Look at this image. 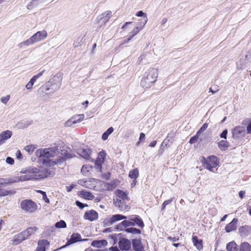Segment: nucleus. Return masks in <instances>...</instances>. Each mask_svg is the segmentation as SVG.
<instances>
[{
  "instance_id": "42",
  "label": "nucleus",
  "mask_w": 251,
  "mask_h": 251,
  "mask_svg": "<svg viewBox=\"0 0 251 251\" xmlns=\"http://www.w3.org/2000/svg\"><path fill=\"white\" fill-rule=\"evenodd\" d=\"M251 248L248 243L244 242L241 245L239 251H251Z\"/></svg>"
},
{
  "instance_id": "10",
  "label": "nucleus",
  "mask_w": 251,
  "mask_h": 251,
  "mask_svg": "<svg viewBox=\"0 0 251 251\" xmlns=\"http://www.w3.org/2000/svg\"><path fill=\"white\" fill-rule=\"evenodd\" d=\"M232 137L237 140L244 137L246 134V130L244 126H237L232 129Z\"/></svg>"
},
{
  "instance_id": "40",
  "label": "nucleus",
  "mask_w": 251,
  "mask_h": 251,
  "mask_svg": "<svg viewBox=\"0 0 251 251\" xmlns=\"http://www.w3.org/2000/svg\"><path fill=\"white\" fill-rule=\"evenodd\" d=\"M112 15V12L111 11H107L105 13L102 14L103 17L100 18L101 20L103 23L107 22L110 18Z\"/></svg>"
},
{
  "instance_id": "50",
  "label": "nucleus",
  "mask_w": 251,
  "mask_h": 251,
  "mask_svg": "<svg viewBox=\"0 0 251 251\" xmlns=\"http://www.w3.org/2000/svg\"><path fill=\"white\" fill-rule=\"evenodd\" d=\"M173 198H171L169 200L165 201L161 205V210H164L166 208V206L173 201Z\"/></svg>"
},
{
  "instance_id": "51",
  "label": "nucleus",
  "mask_w": 251,
  "mask_h": 251,
  "mask_svg": "<svg viewBox=\"0 0 251 251\" xmlns=\"http://www.w3.org/2000/svg\"><path fill=\"white\" fill-rule=\"evenodd\" d=\"M75 203V205L81 209H82L85 207L88 206V205L87 204L83 203L79 201H76Z\"/></svg>"
},
{
  "instance_id": "46",
  "label": "nucleus",
  "mask_w": 251,
  "mask_h": 251,
  "mask_svg": "<svg viewBox=\"0 0 251 251\" xmlns=\"http://www.w3.org/2000/svg\"><path fill=\"white\" fill-rule=\"evenodd\" d=\"M92 169V166L90 165H83L81 169V172L82 174L86 175V174L90 171V169Z\"/></svg>"
},
{
  "instance_id": "57",
  "label": "nucleus",
  "mask_w": 251,
  "mask_h": 251,
  "mask_svg": "<svg viewBox=\"0 0 251 251\" xmlns=\"http://www.w3.org/2000/svg\"><path fill=\"white\" fill-rule=\"evenodd\" d=\"M105 155H106L105 152H104V151H102L99 152L97 157L100 158L102 160H104Z\"/></svg>"
},
{
  "instance_id": "59",
  "label": "nucleus",
  "mask_w": 251,
  "mask_h": 251,
  "mask_svg": "<svg viewBox=\"0 0 251 251\" xmlns=\"http://www.w3.org/2000/svg\"><path fill=\"white\" fill-rule=\"evenodd\" d=\"M9 99H10V96H6V97H2L1 98V101L4 103V104H6L7 101L9 100Z\"/></svg>"
},
{
  "instance_id": "58",
  "label": "nucleus",
  "mask_w": 251,
  "mask_h": 251,
  "mask_svg": "<svg viewBox=\"0 0 251 251\" xmlns=\"http://www.w3.org/2000/svg\"><path fill=\"white\" fill-rule=\"evenodd\" d=\"M6 162L10 165H13L14 163V160L11 157H7L6 158Z\"/></svg>"
},
{
  "instance_id": "21",
  "label": "nucleus",
  "mask_w": 251,
  "mask_h": 251,
  "mask_svg": "<svg viewBox=\"0 0 251 251\" xmlns=\"http://www.w3.org/2000/svg\"><path fill=\"white\" fill-rule=\"evenodd\" d=\"M238 219L233 218L230 223L227 224L225 227V230L226 232H230L236 229Z\"/></svg>"
},
{
  "instance_id": "29",
  "label": "nucleus",
  "mask_w": 251,
  "mask_h": 251,
  "mask_svg": "<svg viewBox=\"0 0 251 251\" xmlns=\"http://www.w3.org/2000/svg\"><path fill=\"white\" fill-rule=\"evenodd\" d=\"M116 196L120 198V200H129V198L127 196V193L121 190L117 189L116 191Z\"/></svg>"
},
{
  "instance_id": "33",
  "label": "nucleus",
  "mask_w": 251,
  "mask_h": 251,
  "mask_svg": "<svg viewBox=\"0 0 251 251\" xmlns=\"http://www.w3.org/2000/svg\"><path fill=\"white\" fill-rule=\"evenodd\" d=\"M138 25L136 26L130 32V34L129 36L130 38H132L134 36H135L140 30L142 29L144 26H143L142 24L138 23Z\"/></svg>"
},
{
  "instance_id": "63",
  "label": "nucleus",
  "mask_w": 251,
  "mask_h": 251,
  "mask_svg": "<svg viewBox=\"0 0 251 251\" xmlns=\"http://www.w3.org/2000/svg\"><path fill=\"white\" fill-rule=\"evenodd\" d=\"M94 161L95 162V164H102L104 161V160H102L100 158H97V159L94 160L93 159Z\"/></svg>"
},
{
  "instance_id": "25",
  "label": "nucleus",
  "mask_w": 251,
  "mask_h": 251,
  "mask_svg": "<svg viewBox=\"0 0 251 251\" xmlns=\"http://www.w3.org/2000/svg\"><path fill=\"white\" fill-rule=\"evenodd\" d=\"M46 0H32L27 5L26 8L30 10L34 7H36L40 3L45 2Z\"/></svg>"
},
{
  "instance_id": "8",
  "label": "nucleus",
  "mask_w": 251,
  "mask_h": 251,
  "mask_svg": "<svg viewBox=\"0 0 251 251\" xmlns=\"http://www.w3.org/2000/svg\"><path fill=\"white\" fill-rule=\"evenodd\" d=\"M65 163V159L63 157L59 156L58 158L54 160L50 159H43L42 160L43 165L46 167H52L54 166L62 165Z\"/></svg>"
},
{
  "instance_id": "14",
  "label": "nucleus",
  "mask_w": 251,
  "mask_h": 251,
  "mask_svg": "<svg viewBox=\"0 0 251 251\" xmlns=\"http://www.w3.org/2000/svg\"><path fill=\"white\" fill-rule=\"evenodd\" d=\"M83 218L85 220L92 222L98 219L99 214L96 211L92 209L86 211L84 214Z\"/></svg>"
},
{
  "instance_id": "47",
  "label": "nucleus",
  "mask_w": 251,
  "mask_h": 251,
  "mask_svg": "<svg viewBox=\"0 0 251 251\" xmlns=\"http://www.w3.org/2000/svg\"><path fill=\"white\" fill-rule=\"evenodd\" d=\"M72 117L74 119V121H75L74 122L75 123V124H76L78 123H80L83 120L84 118V115L83 114H79L73 116Z\"/></svg>"
},
{
  "instance_id": "3",
  "label": "nucleus",
  "mask_w": 251,
  "mask_h": 251,
  "mask_svg": "<svg viewBox=\"0 0 251 251\" xmlns=\"http://www.w3.org/2000/svg\"><path fill=\"white\" fill-rule=\"evenodd\" d=\"M47 35L48 33L46 30L39 31L25 41L19 43L18 46L21 48L24 46H28L45 39L47 37Z\"/></svg>"
},
{
  "instance_id": "56",
  "label": "nucleus",
  "mask_w": 251,
  "mask_h": 251,
  "mask_svg": "<svg viewBox=\"0 0 251 251\" xmlns=\"http://www.w3.org/2000/svg\"><path fill=\"white\" fill-rule=\"evenodd\" d=\"M228 131L227 129H224L223 132L220 134V137L221 138H224L225 139H226L227 138V134Z\"/></svg>"
},
{
  "instance_id": "13",
  "label": "nucleus",
  "mask_w": 251,
  "mask_h": 251,
  "mask_svg": "<svg viewBox=\"0 0 251 251\" xmlns=\"http://www.w3.org/2000/svg\"><path fill=\"white\" fill-rule=\"evenodd\" d=\"M126 219H129L132 222V226H137L141 228H143L145 226L143 221L139 215H132L126 217Z\"/></svg>"
},
{
  "instance_id": "35",
  "label": "nucleus",
  "mask_w": 251,
  "mask_h": 251,
  "mask_svg": "<svg viewBox=\"0 0 251 251\" xmlns=\"http://www.w3.org/2000/svg\"><path fill=\"white\" fill-rule=\"evenodd\" d=\"M16 193L14 190H7L0 188V197H5L9 195H14Z\"/></svg>"
},
{
  "instance_id": "30",
  "label": "nucleus",
  "mask_w": 251,
  "mask_h": 251,
  "mask_svg": "<svg viewBox=\"0 0 251 251\" xmlns=\"http://www.w3.org/2000/svg\"><path fill=\"white\" fill-rule=\"evenodd\" d=\"M136 16L137 17L143 18L142 21L139 23L142 24L143 26H145L148 22V18L147 14L145 13H144L142 11H139L136 13Z\"/></svg>"
},
{
  "instance_id": "45",
  "label": "nucleus",
  "mask_w": 251,
  "mask_h": 251,
  "mask_svg": "<svg viewBox=\"0 0 251 251\" xmlns=\"http://www.w3.org/2000/svg\"><path fill=\"white\" fill-rule=\"evenodd\" d=\"M37 192L42 195L43 200L45 201V202H46L47 203H50V200L48 198L46 193L45 191H43L40 190H37Z\"/></svg>"
},
{
  "instance_id": "18",
  "label": "nucleus",
  "mask_w": 251,
  "mask_h": 251,
  "mask_svg": "<svg viewBox=\"0 0 251 251\" xmlns=\"http://www.w3.org/2000/svg\"><path fill=\"white\" fill-rule=\"evenodd\" d=\"M35 154L37 157H44V159H50V158L52 157L47 149H38L36 151Z\"/></svg>"
},
{
  "instance_id": "20",
  "label": "nucleus",
  "mask_w": 251,
  "mask_h": 251,
  "mask_svg": "<svg viewBox=\"0 0 251 251\" xmlns=\"http://www.w3.org/2000/svg\"><path fill=\"white\" fill-rule=\"evenodd\" d=\"M12 135V132L7 130L2 131L0 134V146L5 143L8 139L10 138Z\"/></svg>"
},
{
  "instance_id": "17",
  "label": "nucleus",
  "mask_w": 251,
  "mask_h": 251,
  "mask_svg": "<svg viewBox=\"0 0 251 251\" xmlns=\"http://www.w3.org/2000/svg\"><path fill=\"white\" fill-rule=\"evenodd\" d=\"M118 245L122 251H128L131 248V243L128 239L123 238L119 240Z\"/></svg>"
},
{
  "instance_id": "48",
  "label": "nucleus",
  "mask_w": 251,
  "mask_h": 251,
  "mask_svg": "<svg viewBox=\"0 0 251 251\" xmlns=\"http://www.w3.org/2000/svg\"><path fill=\"white\" fill-rule=\"evenodd\" d=\"M2 181H3L4 185L11 184L18 182L16 179L13 178H3Z\"/></svg>"
},
{
  "instance_id": "37",
  "label": "nucleus",
  "mask_w": 251,
  "mask_h": 251,
  "mask_svg": "<svg viewBox=\"0 0 251 251\" xmlns=\"http://www.w3.org/2000/svg\"><path fill=\"white\" fill-rule=\"evenodd\" d=\"M139 176V171L138 169L135 168L134 169H132L129 171L128 176L131 178L133 179L134 180H136V178L138 177Z\"/></svg>"
},
{
  "instance_id": "27",
  "label": "nucleus",
  "mask_w": 251,
  "mask_h": 251,
  "mask_svg": "<svg viewBox=\"0 0 251 251\" xmlns=\"http://www.w3.org/2000/svg\"><path fill=\"white\" fill-rule=\"evenodd\" d=\"M49 245L47 240H41L38 242L37 250L38 251H46V247Z\"/></svg>"
},
{
  "instance_id": "52",
  "label": "nucleus",
  "mask_w": 251,
  "mask_h": 251,
  "mask_svg": "<svg viewBox=\"0 0 251 251\" xmlns=\"http://www.w3.org/2000/svg\"><path fill=\"white\" fill-rule=\"evenodd\" d=\"M75 121H74V119L73 118V117H72L67 122H66V123H65V126L69 127L72 126L74 124H75V123L74 122Z\"/></svg>"
},
{
  "instance_id": "22",
  "label": "nucleus",
  "mask_w": 251,
  "mask_h": 251,
  "mask_svg": "<svg viewBox=\"0 0 251 251\" xmlns=\"http://www.w3.org/2000/svg\"><path fill=\"white\" fill-rule=\"evenodd\" d=\"M126 200H119L117 199L116 200H114V203L115 205L121 210H126L128 208V206L126 204L125 202Z\"/></svg>"
},
{
  "instance_id": "39",
  "label": "nucleus",
  "mask_w": 251,
  "mask_h": 251,
  "mask_svg": "<svg viewBox=\"0 0 251 251\" xmlns=\"http://www.w3.org/2000/svg\"><path fill=\"white\" fill-rule=\"evenodd\" d=\"M114 128L112 127H109L102 135L101 139L105 141L108 136L113 132Z\"/></svg>"
},
{
  "instance_id": "61",
  "label": "nucleus",
  "mask_w": 251,
  "mask_h": 251,
  "mask_svg": "<svg viewBox=\"0 0 251 251\" xmlns=\"http://www.w3.org/2000/svg\"><path fill=\"white\" fill-rule=\"evenodd\" d=\"M95 167L98 172H101L102 171V164H95Z\"/></svg>"
},
{
  "instance_id": "1",
  "label": "nucleus",
  "mask_w": 251,
  "mask_h": 251,
  "mask_svg": "<svg viewBox=\"0 0 251 251\" xmlns=\"http://www.w3.org/2000/svg\"><path fill=\"white\" fill-rule=\"evenodd\" d=\"M158 71L155 68H150L144 74L141 81V85L144 88L151 87L156 81Z\"/></svg>"
},
{
  "instance_id": "12",
  "label": "nucleus",
  "mask_w": 251,
  "mask_h": 251,
  "mask_svg": "<svg viewBox=\"0 0 251 251\" xmlns=\"http://www.w3.org/2000/svg\"><path fill=\"white\" fill-rule=\"evenodd\" d=\"M91 150L87 147L86 148H80L77 150V153L83 158L93 162V159L90 157Z\"/></svg>"
},
{
  "instance_id": "26",
  "label": "nucleus",
  "mask_w": 251,
  "mask_h": 251,
  "mask_svg": "<svg viewBox=\"0 0 251 251\" xmlns=\"http://www.w3.org/2000/svg\"><path fill=\"white\" fill-rule=\"evenodd\" d=\"M79 195L83 198L88 200H92L94 198V196L90 192L85 191L84 190L79 192Z\"/></svg>"
},
{
  "instance_id": "49",
  "label": "nucleus",
  "mask_w": 251,
  "mask_h": 251,
  "mask_svg": "<svg viewBox=\"0 0 251 251\" xmlns=\"http://www.w3.org/2000/svg\"><path fill=\"white\" fill-rule=\"evenodd\" d=\"M200 135V134L199 133L197 132V133L195 135L193 136V137H192L190 138L189 142L191 144H195V143H197L198 141Z\"/></svg>"
},
{
  "instance_id": "62",
  "label": "nucleus",
  "mask_w": 251,
  "mask_h": 251,
  "mask_svg": "<svg viewBox=\"0 0 251 251\" xmlns=\"http://www.w3.org/2000/svg\"><path fill=\"white\" fill-rule=\"evenodd\" d=\"M17 159L20 160L22 158L23 155L20 151L18 150L16 153Z\"/></svg>"
},
{
  "instance_id": "9",
  "label": "nucleus",
  "mask_w": 251,
  "mask_h": 251,
  "mask_svg": "<svg viewBox=\"0 0 251 251\" xmlns=\"http://www.w3.org/2000/svg\"><path fill=\"white\" fill-rule=\"evenodd\" d=\"M126 219V216L121 214H115L112 216L110 218L105 219L103 222L104 226H108L114 223Z\"/></svg>"
},
{
  "instance_id": "6",
  "label": "nucleus",
  "mask_w": 251,
  "mask_h": 251,
  "mask_svg": "<svg viewBox=\"0 0 251 251\" xmlns=\"http://www.w3.org/2000/svg\"><path fill=\"white\" fill-rule=\"evenodd\" d=\"M60 86V84L54 82V80L50 79L45 84L42 86L40 88L39 90L47 93L49 91V93H51L57 91Z\"/></svg>"
},
{
  "instance_id": "34",
  "label": "nucleus",
  "mask_w": 251,
  "mask_h": 251,
  "mask_svg": "<svg viewBox=\"0 0 251 251\" xmlns=\"http://www.w3.org/2000/svg\"><path fill=\"white\" fill-rule=\"evenodd\" d=\"M248 57V55L245 56V59H240L239 61L236 63L237 68L239 69H243L246 67L247 61L246 59Z\"/></svg>"
},
{
  "instance_id": "11",
  "label": "nucleus",
  "mask_w": 251,
  "mask_h": 251,
  "mask_svg": "<svg viewBox=\"0 0 251 251\" xmlns=\"http://www.w3.org/2000/svg\"><path fill=\"white\" fill-rule=\"evenodd\" d=\"M88 240V239H82L80 234L78 233H73L71 236L70 239L67 241L66 245L63 246L62 248H63L67 246L73 244L77 242L86 241Z\"/></svg>"
},
{
  "instance_id": "28",
  "label": "nucleus",
  "mask_w": 251,
  "mask_h": 251,
  "mask_svg": "<svg viewBox=\"0 0 251 251\" xmlns=\"http://www.w3.org/2000/svg\"><path fill=\"white\" fill-rule=\"evenodd\" d=\"M52 157L57 156L60 153V150L58 146L55 145L53 147L47 149Z\"/></svg>"
},
{
  "instance_id": "15",
  "label": "nucleus",
  "mask_w": 251,
  "mask_h": 251,
  "mask_svg": "<svg viewBox=\"0 0 251 251\" xmlns=\"http://www.w3.org/2000/svg\"><path fill=\"white\" fill-rule=\"evenodd\" d=\"M126 219H124L125 220L117 225L115 229L119 231H125V228L132 226V225H133L132 222L129 219L128 220Z\"/></svg>"
},
{
  "instance_id": "19",
  "label": "nucleus",
  "mask_w": 251,
  "mask_h": 251,
  "mask_svg": "<svg viewBox=\"0 0 251 251\" xmlns=\"http://www.w3.org/2000/svg\"><path fill=\"white\" fill-rule=\"evenodd\" d=\"M239 233L242 237L245 238L249 235L251 231V226H244L239 228Z\"/></svg>"
},
{
  "instance_id": "23",
  "label": "nucleus",
  "mask_w": 251,
  "mask_h": 251,
  "mask_svg": "<svg viewBox=\"0 0 251 251\" xmlns=\"http://www.w3.org/2000/svg\"><path fill=\"white\" fill-rule=\"evenodd\" d=\"M91 245L93 247L100 248L106 246L107 245V242L104 239L101 240H95L91 243Z\"/></svg>"
},
{
  "instance_id": "53",
  "label": "nucleus",
  "mask_w": 251,
  "mask_h": 251,
  "mask_svg": "<svg viewBox=\"0 0 251 251\" xmlns=\"http://www.w3.org/2000/svg\"><path fill=\"white\" fill-rule=\"evenodd\" d=\"M145 137H146V136H145V133L141 132L140 134L139 141L136 143V146H139L140 142L144 141V140L145 139Z\"/></svg>"
},
{
  "instance_id": "36",
  "label": "nucleus",
  "mask_w": 251,
  "mask_h": 251,
  "mask_svg": "<svg viewBox=\"0 0 251 251\" xmlns=\"http://www.w3.org/2000/svg\"><path fill=\"white\" fill-rule=\"evenodd\" d=\"M229 146V144L226 140H221L218 143V147L222 151H225Z\"/></svg>"
},
{
  "instance_id": "41",
  "label": "nucleus",
  "mask_w": 251,
  "mask_h": 251,
  "mask_svg": "<svg viewBox=\"0 0 251 251\" xmlns=\"http://www.w3.org/2000/svg\"><path fill=\"white\" fill-rule=\"evenodd\" d=\"M25 174H26V175L20 176V180L21 181L35 180L34 178V175H33V174H28V173H25Z\"/></svg>"
},
{
  "instance_id": "64",
  "label": "nucleus",
  "mask_w": 251,
  "mask_h": 251,
  "mask_svg": "<svg viewBox=\"0 0 251 251\" xmlns=\"http://www.w3.org/2000/svg\"><path fill=\"white\" fill-rule=\"evenodd\" d=\"M247 132L248 134H251V120L247 126Z\"/></svg>"
},
{
  "instance_id": "60",
  "label": "nucleus",
  "mask_w": 251,
  "mask_h": 251,
  "mask_svg": "<svg viewBox=\"0 0 251 251\" xmlns=\"http://www.w3.org/2000/svg\"><path fill=\"white\" fill-rule=\"evenodd\" d=\"M167 239L168 240H170L173 242H175L178 241L179 240V237H173L171 236H168V237H167Z\"/></svg>"
},
{
  "instance_id": "7",
  "label": "nucleus",
  "mask_w": 251,
  "mask_h": 251,
  "mask_svg": "<svg viewBox=\"0 0 251 251\" xmlns=\"http://www.w3.org/2000/svg\"><path fill=\"white\" fill-rule=\"evenodd\" d=\"M20 206L23 210L29 213H32L37 209L36 202L29 199L22 201L20 203Z\"/></svg>"
},
{
  "instance_id": "54",
  "label": "nucleus",
  "mask_w": 251,
  "mask_h": 251,
  "mask_svg": "<svg viewBox=\"0 0 251 251\" xmlns=\"http://www.w3.org/2000/svg\"><path fill=\"white\" fill-rule=\"evenodd\" d=\"M208 125L207 123H204L200 128V129L197 131V132L201 134V132H203L207 128Z\"/></svg>"
},
{
  "instance_id": "31",
  "label": "nucleus",
  "mask_w": 251,
  "mask_h": 251,
  "mask_svg": "<svg viewBox=\"0 0 251 251\" xmlns=\"http://www.w3.org/2000/svg\"><path fill=\"white\" fill-rule=\"evenodd\" d=\"M226 249L227 251H237L238 246L234 241L228 243L226 246Z\"/></svg>"
},
{
  "instance_id": "38",
  "label": "nucleus",
  "mask_w": 251,
  "mask_h": 251,
  "mask_svg": "<svg viewBox=\"0 0 251 251\" xmlns=\"http://www.w3.org/2000/svg\"><path fill=\"white\" fill-rule=\"evenodd\" d=\"M45 72V70H42L41 72L39 73L38 74L34 75L29 80V81L28 82L31 85H33L34 82L36 81V80L39 78L40 77H41L44 72Z\"/></svg>"
},
{
  "instance_id": "32",
  "label": "nucleus",
  "mask_w": 251,
  "mask_h": 251,
  "mask_svg": "<svg viewBox=\"0 0 251 251\" xmlns=\"http://www.w3.org/2000/svg\"><path fill=\"white\" fill-rule=\"evenodd\" d=\"M125 231L132 234H140L141 233V230L140 229L134 227L133 226L125 228Z\"/></svg>"
},
{
  "instance_id": "16",
  "label": "nucleus",
  "mask_w": 251,
  "mask_h": 251,
  "mask_svg": "<svg viewBox=\"0 0 251 251\" xmlns=\"http://www.w3.org/2000/svg\"><path fill=\"white\" fill-rule=\"evenodd\" d=\"M131 243L133 250L134 251H145L141 238L133 239Z\"/></svg>"
},
{
  "instance_id": "4",
  "label": "nucleus",
  "mask_w": 251,
  "mask_h": 251,
  "mask_svg": "<svg viewBox=\"0 0 251 251\" xmlns=\"http://www.w3.org/2000/svg\"><path fill=\"white\" fill-rule=\"evenodd\" d=\"M38 230L36 227H29L26 230L14 236L12 241L13 244L17 245L23 241L28 238L30 235L34 234Z\"/></svg>"
},
{
  "instance_id": "24",
  "label": "nucleus",
  "mask_w": 251,
  "mask_h": 251,
  "mask_svg": "<svg viewBox=\"0 0 251 251\" xmlns=\"http://www.w3.org/2000/svg\"><path fill=\"white\" fill-rule=\"evenodd\" d=\"M192 241L194 245L198 250H201L203 248L202 240L199 239L197 236L193 235L192 236Z\"/></svg>"
},
{
  "instance_id": "2",
  "label": "nucleus",
  "mask_w": 251,
  "mask_h": 251,
  "mask_svg": "<svg viewBox=\"0 0 251 251\" xmlns=\"http://www.w3.org/2000/svg\"><path fill=\"white\" fill-rule=\"evenodd\" d=\"M22 173L33 174L35 180H41L47 177L50 173L48 169H39L35 167H30L25 169H23Z\"/></svg>"
},
{
  "instance_id": "55",
  "label": "nucleus",
  "mask_w": 251,
  "mask_h": 251,
  "mask_svg": "<svg viewBox=\"0 0 251 251\" xmlns=\"http://www.w3.org/2000/svg\"><path fill=\"white\" fill-rule=\"evenodd\" d=\"M25 149V151L28 152L29 153H32L33 152L35 148L32 145H28L26 146Z\"/></svg>"
},
{
  "instance_id": "44",
  "label": "nucleus",
  "mask_w": 251,
  "mask_h": 251,
  "mask_svg": "<svg viewBox=\"0 0 251 251\" xmlns=\"http://www.w3.org/2000/svg\"><path fill=\"white\" fill-rule=\"evenodd\" d=\"M67 225L66 222L64 220H60L59 222H56L55 224V227L57 228H66Z\"/></svg>"
},
{
  "instance_id": "5",
  "label": "nucleus",
  "mask_w": 251,
  "mask_h": 251,
  "mask_svg": "<svg viewBox=\"0 0 251 251\" xmlns=\"http://www.w3.org/2000/svg\"><path fill=\"white\" fill-rule=\"evenodd\" d=\"M200 161L205 168L211 172H213V169L216 168L219 165L217 157L214 155H210L207 159L203 156H201L200 158Z\"/></svg>"
},
{
  "instance_id": "43",
  "label": "nucleus",
  "mask_w": 251,
  "mask_h": 251,
  "mask_svg": "<svg viewBox=\"0 0 251 251\" xmlns=\"http://www.w3.org/2000/svg\"><path fill=\"white\" fill-rule=\"evenodd\" d=\"M60 153L62 155V157H63L65 159V160L66 159L72 158L74 157V156L72 154L69 153L66 150H61V152H60Z\"/></svg>"
}]
</instances>
